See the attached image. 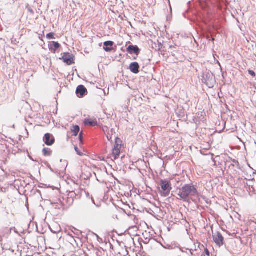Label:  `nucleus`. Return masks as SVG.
<instances>
[{
	"label": "nucleus",
	"mask_w": 256,
	"mask_h": 256,
	"mask_svg": "<svg viewBox=\"0 0 256 256\" xmlns=\"http://www.w3.org/2000/svg\"><path fill=\"white\" fill-rule=\"evenodd\" d=\"M198 195L196 186L192 184H186L179 189L178 196L186 202L192 200V198Z\"/></svg>",
	"instance_id": "nucleus-1"
},
{
	"label": "nucleus",
	"mask_w": 256,
	"mask_h": 256,
	"mask_svg": "<svg viewBox=\"0 0 256 256\" xmlns=\"http://www.w3.org/2000/svg\"><path fill=\"white\" fill-rule=\"evenodd\" d=\"M202 82L209 88H213L215 83L214 75L210 72H206L203 76Z\"/></svg>",
	"instance_id": "nucleus-2"
},
{
	"label": "nucleus",
	"mask_w": 256,
	"mask_h": 256,
	"mask_svg": "<svg viewBox=\"0 0 256 256\" xmlns=\"http://www.w3.org/2000/svg\"><path fill=\"white\" fill-rule=\"evenodd\" d=\"M160 184L164 192V196H168L172 189L170 182L166 179L161 180Z\"/></svg>",
	"instance_id": "nucleus-3"
},
{
	"label": "nucleus",
	"mask_w": 256,
	"mask_h": 256,
	"mask_svg": "<svg viewBox=\"0 0 256 256\" xmlns=\"http://www.w3.org/2000/svg\"><path fill=\"white\" fill-rule=\"evenodd\" d=\"M60 60H62L64 63L69 66L72 65L74 62L73 55L69 52L64 53L63 56L62 58H60Z\"/></svg>",
	"instance_id": "nucleus-4"
},
{
	"label": "nucleus",
	"mask_w": 256,
	"mask_h": 256,
	"mask_svg": "<svg viewBox=\"0 0 256 256\" xmlns=\"http://www.w3.org/2000/svg\"><path fill=\"white\" fill-rule=\"evenodd\" d=\"M213 239L214 242L218 246H221L224 244V238L220 232H218L216 234L213 236Z\"/></svg>",
	"instance_id": "nucleus-5"
},
{
	"label": "nucleus",
	"mask_w": 256,
	"mask_h": 256,
	"mask_svg": "<svg viewBox=\"0 0 256 256\" xmlns=\"http://www.w3.org/2000/svg\"><path fill=\"white\" fill-rule=\"evenodd\" d=\"M76 93L78 98H82L87 94V89L84 86L80 85L77 87Z\"/></svg>",
	"instance_id": "nucleus-6"
},
{
	"label": "nucleus",
	"mask_w": 256,
	"mask_h": 256,
	"mask_svg": "<svg viewBox=\"0 0 256 256\" xmlns=\"http://www.w3.org/2000/svg\"><path fill=\"white\" fill-rule=\"evenodd\" d=\"M43 140L47 146H52L55 142V138L54 136L49 133L44 134Z\"/></svg>",
	"instance_id": "nucleus-7"
},
{
	"label": "nucleus",
	"mask_w": 256,
	"mask_h": 256,
	"mask_svg": "<svg viewBox=\"0 0 256 256\" xmlns=\"http://www.w3.org/2000/svg\"><path fill=\"white\" fill-rule=\"evenodd\" d=\"M127 52L130 54H134L136 56H138L140 52V50L137 46H134L132 44L130 45L126 48Z\"/></svg>",
	"instance_id": "nucleus-8"
},
{
	"label": "nucleus",
	"mask_w": 256,
	"mask_h": 256,
	"mask_svg": "<svg viewBox=\"0 0 256 256\" xmlns=\"http://www.w3.org/2000/svg\"><path fill=\"white\" fill-rule=\"evenodd\" d=\"M129 69L134 74H138L139 72L140 66L137 62H132L129 66Z\"/></svg>",
	"instance_id": "nucleus-9"
},
{
	"label": "nucleus",
	"mask_w": 256,
	"mask_h": 256,
	"mask_svg": "<svg viewBox=\"0 0 256 256\" xmlns=\"http://www.w3.org/2000/svg\"><path fill=\"white\" fill-rule=\"evenodd\" d=\"M104 50L106 52H110L112 50L114 42L112 41H106L104 42Z\"/></svg>",
	"instance_id": "nucleus-10"
},
{
	"label": "nucleus",
	"mask_w": 256,
	"mask_h": 256,
	"mask_svg": "<svg viewBox=\"0 0 256 256\" xmlns=\"http://www.w3.org/2000/svg\"><path fill=\"white\" fill-rule=\"evenodd\" d=\"M84 124L86 126H94L98 125V122L96 118H86Z\"/></svg>",
	"instance_id": "nucleus-11"
},
{
	"label": "nucleus",
	"mask_w": 256,
	"mask_h": 256,
	"mask_svg": "<svg viewBox=\"0 0 256 256\" xmlns=\"http://www.w3.org/2000/svg\"><path fill=\"white\" fill-rule=\"evenodd\" d=\"M60 45L58 42H52L50 44V50H51L52 51L53 50L54 52L55 51L60 47Z\"/></svg>",
	"instance_id": "nucleus-12"
},
{
	"label": "nucleus",
	"mask_w": 256,
	"mask_h": 256,
	"mask_svg": "<svg viewBox=\"0 0 256 256\" xmlns=\"http://www.w3.org/2000/svg\"><path fill=\"white\" fill-rule=\"evenodd\" d=\"M121 140L118 138H115V144L114 146V148L113 149L116 150H120L121 148Z\"/></svg>",
	"instance_id": "nucleus-13"
},
{
	"label": "nucleus",
	"mask_w": 256,
	"mask_h": 256,
	"mask_svg": "<svg viewBox=\"0 0 256 256\" xmlns=\"http://www.w3.org/2000/svg\"><path fill=\"white\" fill-rule=\"evenodd\" d=\"M120 153V150L112 149V156H114V160H116L118 158Z\"/></svg>",
	"instance_id": "nucleus-14"
},
{
	"label": "nucleus",
	"mask_w": 256,
	"mask_h": 256,
	"mask_svg": "<svg viewBox=\"0 0 256 256\" xmlns=\"http://www.w3.org/2000/svg\"><path fill=\"white\" fill-rule=\"evenodd\" d=\"M80 130V126L78 125L74 126H73V128L72 129V132L74 133L73 135L74 136H76Z\"/></svg>",
	"instance_id": "nucleus-15"
},
{
	"label": "nucleus",
	"mask_w": 256,
	"mask_h": 256,
	"mask_svg": "<svg viewBox=\"0 0 256 256\" xmlns=\"http://www.w3.org/2000/svg\"><path fill=\"white\" fill-rule=\"evenodd\" d=\"M52 152L50 148H44L42 150V153L44 156H50L52 154Z\"/></svg>",
	"instance_id": "nucleus-16"
},
{
	"label": "nucleus",
	"mask_w": 256,
	"mask_h": 256,
	"mask_svg": "<svg viewBox=\"0 0 256 256\" xmlns=\"http://www.w3.org/2000/svg\"><path fill=\"white\" fill-rule=\"evenodd\" d=\"M46 38L48 40L54 39V34L53 32H50L46 34Z\"/></svg>",
	"instance_id": "nucleus-17"
},
{
	"label": "nucleus",
	"mask_w": 256,
	"mask_h": 256,
	"mask_svg": "<svg viewBox=\"0 0 256 256\" xmlns=\"http://www.w3.org/2000/svg\"><path fill=\"white\" fill-rule=\"evenodd\" d=\"M74 150L78 155L80 156H82L84 155V154L79 150L77 146H74Z\"/></svg>",
	"instance_id": "nucleus-18"
},
{
	"label": "nucleus",
	"mask_w": 256,
	"mask_h": 256,
	"mask_svg": "<svg viewBox=\"0 0 256 256\" xmlns=\"http://www.w3.org/2000/svg\"><path fill=\"white\" fill-rule=\"evenodd\" d=\"M248 74H249L250 76H253V77L255 76H256V74H255L254 72V71H253V70H248Z\"/></svg>",
	"instance_id": "nucleus-19"
},
{
	"label": "nucleus",
	"mask_w": 256,
	"mask_h": 256,
	"mask_svg": "<svg viewBox=\"0 0 256 256\" xmlns=\"http://www.w3.org/2000/svg\"><path fill=\"white\" fill-rule=\"evenodd\" d=\"M82 132H81L80 134V135H79V139H80V144H83V142H82Z\"/></svg>",
	"instance_id": "nucleus-20"
},
{
	"label": "nucleus",
	"mask_w": 256,
	"mask_h": 256,
	"mask_svg": "<svg viewBox=\"0 0 256 256\" xmlns=\"http://www.w3.org/2000/svg\"><path fill=\"white\" fill-rule=\"evenodd\" d=\"M106 138H107V139L108 140V141H112V136L110 135V132H108V134L106 135Z\"/></svg>",
	"instance_id": "nucleus-21"
},
{
	"label": "nucleus",
	"mask_w": 256,
	"mask_h": 256,
	"mask_svg": "<svg viewBox=\"0 0 256 256\" xmlns=\"http://www.w3.org/2000/svg\"><path fill=\"white\" fill-rule=\"evenodd\" d=\"M204 251H205V252H206V255L210 256V252H209L207 248H206L204 250Z\"/></svg>",
	"instance_id": "nucleus-22"
},
{
	"label": "nucleus",
	"mask_w": 256,
	"mask_h": 256,
	"mask_svg": "<svg viewBox=\"0 0 256 256\" xmlns=\"http://www.w3.org/2000/svg\"><path fill=\"white\" fill-rule=\"evenodd\" d=\"M114 132V129L112 128L110 130V132H111V134L112 135L113 134V133Z\"/></svg>",
	"instance_id": "nucleus-23"
},
{
	"label": "nucleus",
	"mask_w": 256,
	"mask_h": 256,
	"mask_svg": "<svg viewBox=\"0 0 256 256\" xmlns=\"http://www.w3.org/2000/svg\"><path fill=\"white\" fill-rule=\"evenodd\" d=\"M189 252H190V254H191V255H192V250H189Z\"/></svg>",
	"instance_id": "nucleus-24"
},
{
	"label": "nucleus",
	"mask_w": 256,
	"mask_h": 256,
	"mask_svg": "<svg viewBox=\"0 0 256 256\" xmlns=\"http://www.w3.org/2000/svg\"><path fill=\"white\" fill-rule=\"evenodd\" d=\"M106 130V129L104 128V131L105 132Z\"/></svg>",
	"instance_id": "nucleus-25"
},
{
	"label": "nucleus",
	"mask_w": 256,
	"mask_h": 256,
	"mask_svg": "<svg viewBox=\"0 0 256 256\" xmlns=\"http://www.w3.org/2000/svg\"><path fill=\"white\" fill-rule=\"evenodd\" d=\"M106 130V129L104 128V131L105 132Z\"/></svg>",
	"instance_id": "nucleus-26"
},
{
	"label": "nucleus",
	"mask_w": 256,
	"mask_h": 256,
	"mask_svg": "<svg viewBox=\"0 0 256 256\" xmlns=\"http://www.w3.org/2000/svg\"><path fill=\"white\" fill-rule=\"evenodd\" d=\"M105 128H106V130L108 129V127H106V126Z\"/></svg>",
	"instance_id": "nucleus-27"
}]
</instances>
